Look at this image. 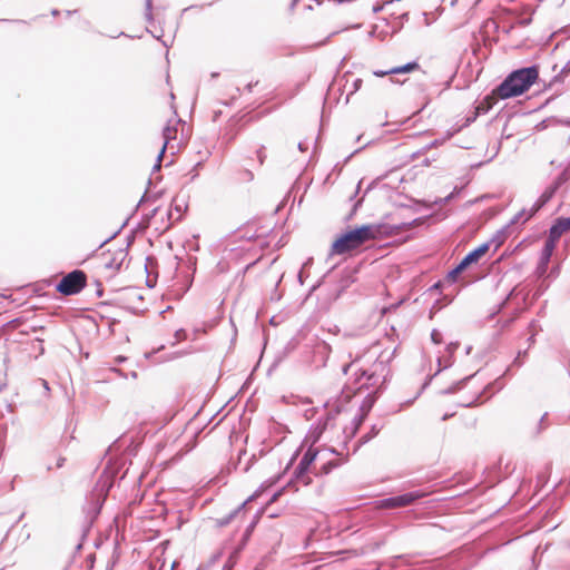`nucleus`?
<instances>
[{
  "instance_id": "obj_1",
  "label": "nucleus",
  "mask_w": 570,
  "mask_h": 570,
  "mask_svg": "<svg viewBox=\"0 0 570 570\" xmlns=\"http://www.w3.org/2000/svg\"><path fill=\"white\" fill-rule=\"evenodd\" d=\"M419 219L395 225H362L342 234L331 248L332 254L342 255L358 248L364 243L375 239L377 235L393 236L399 232L417 225Z\"/></svg>"
},
{
  "instance_id": "obj_2",
  "label": "nucleus",
  "mask_w": 570,
  "mask_h": 570,
  "mask_svg": "<svg viewBox=\"0 0 570 570\" xmlns=\"http://www.w3.org/2000/svg\"><path fill=\"white\" fill-rule=\"evenodd\" d=\"M538 78L539 67L537 65L519 68L511 71L494 92L501 99L518 97L528 91Z\"/></svg>"
},
{
  "instance_id": "obj_3",
  "label": "nucleus",
  "mask_w": 570,
  "mask_h": 570,
  "mask_svg": "<svg viewBox=\"0 0 570 570\" xmlns=\"http://www.w3.org/2000/svg\"><path fill=\"white\" fill-rule=\"evenodd\" d=\"M112 484H114L112 475H110L107 472H104L100 475V478L97 480L92 491L87 497L86 510H87L88 517L90 518V521H92L94 519H96L99 515L101 508L105 503V500H106L110 489L112 488Z\"/></svg>"
},
{
  "instance_id": "obj_4",
  "label": "nucleus",
  "mask_w": 570,
  "mask_h": 570,
  "mask_svg": "<svg viewBox=\"0 0 570 570\" xmlns=\"http://www.w3.org/2000/svg\"><path fill=\"white\" fill-rule=\"evenodd\" d=\"M318 455V450L312 445H308V449L303 454L298 464L294 469L291 481L288 482V487L293 484H302L309 485L312 483L311 473H313L312 464L316 461Z\"/></svg>"
},
{
  "instance_id": "obj_5",
  "label": "nucleus",
  "mask_w": 570,
  "mask_h": 570,
  "mask_svg": "<svg viewBox=\"0 0 570 570\" xmlns=\"http://www.w3.org/2000/svg\"><path fill=\"white\" fill-rule=\"evenodd\" d=\"M86 273L81 269H75L60 279L56 289L65 296L76 295L86 286Z\"/></svg>"
},
{
  "instance_id": "obj_6",
  "label": "nucleus",
  "mask_w": 570,
  "mask_h": 570,
  "mask_svg": "<svg viewBox=\"0 0 570 570\" xmlns=\"http://www.w3.org/2000/svg\"><path fill=\"white\" fill-rule=\"evenodd\" d=\"M570 179V166L564 168L558 177L549 185L531 207L527 218L534 216L557 193V190Z\"/></svg>"
},
{
  "instance_id": "obj_7",
  "label": "nucleus",
  "mask_w": 570,
  "mask_h": 570,
  "mask_svg": "<svg viewBox=\"0 0 570 570\" xmlns=\"http://www.w3.org/2000/svg\"><path fill=\"white\" fill-rule=\"evenodd\" d=\"M332 277H337V285L332 289V296L334 299H337L342 295V293H344L354 283V277L351 271L343 269L334 274V268H332L322 277V279L316 285L312 287V289H316L327 278Z\"/></svg>"
},
{
  "instance_id": "obj_8",
  "label": "nucleus",
  "mask_w": 570,
  "mask_h": 570,
  "mask_svg": "<svg viewBox=\"0 0 570 570\" xmlns=\"http://www.w3.org/2000/svg\"><path fill=\"white\" fill-rule=\"evenodd\" d=\"M426 495L424 491L416 490L406 492L400 495H394L390 498L382 499L380 501V507L383 509H395L401 507H407L414 503L416 500L422 499Z\"/></svg>"
},
{
  "instance_id": "obj_9",
  "label": "nucleus",
  "mask_w": 570,
  "mask_h": 570,
  "mask_svg": "<svg viewBox=\"0 0 570 570\" xmlns=\"http://www.w3.org/2000/svg\"><path fill=\"white\" fill-rule=\"evenodd\" d=\"M336 414H338V410L330 411L325 414L324 417H320L317 422L309 428L304 439V443L314 446V444L320 441L328 424L335 419Z\"/></svg>"
},
{
  "instance_id": "obj_10",
  "label": "nucleus",
  "mask_w": 570,
  "mask_h": 570,
  "mask_svg": "<svg viewBox=\"0 0 570 570\" xmlns=\"http://www.w3.org/2000/svg\"><path fill=\"white\" fill-rule=\"evenodd\" d=\"M102 256L105 268L115 273L121 268L125 259L128 256V250L127 248L119 247L114 252L108 250V253H104Z\"/></svg>"
},
{
  "instance_id": "obj_11",
  "label": "nucleus",
  "mask_w": 570,
  "mask_h": 570,
  "mask_svg": "<svg viewBox=\"0 0 570 570\" xmlns=\"http://www.w3.org/2000/svg\"><path fill=\"white\" fill-rule=\"evenodd\" d=\"M492 242H485L469 252L460 262L463 267L468 268L470 265L478 263L488 253Z\"/></svg>"
},
{
  "instance_id": "obj_12",
  "label": "nucleus",
  "mask_w": 570,
  "mask_h": 570,
  "mask_svg": "<svg viewBox=\"0 0 570 570\" xmlns=\"http://www.w3.org/2000/svg\"><path fill=\"white\" fill-rule=\"evenodd\" d=\"M183 122L180 119L175 120L173 125V120H169L166 127L163 130L164 144L161 147V154L166 153L167 148L175 149V146L171 144L176 140L177 137V125Z\"/></svg>"
},
{
  "instance_id": "obj_13",
  "label": "nucleus",
  "mask_w": 570,
  "mask_h": 570,
  "mask_svg": "<svg viewBox=\"0 0 570 570\" xmlns=\"http://www.w3.org/2000/svg\"><path fill=\"white\" fill-rule=\"evenodd\" d=\"M566 227L562 223V219L561 217H558L553 224L551 225V227L549 228V233H548V237L546 239L544 243L549 244V245H553L554 247L557 246V243L558 240L560 239V237L563 235V233H566Z\"/></svg>"
},
{
  "instance_id": "obj_14",
  "label": "nucleus",
  "mask_w": 570,
  "mask_h": 570,
  "mask_svg": "<svg viewBox=\"0 0 570 570\" xmlns=\"http://www.w3.org/2000/svg\"><path fill=\"white\" fill-rule=\"evenodd\" d=\"M347 461V458L342 460H330L323 463L318 469L316 466L313 468V474L317 478L330 474L334 469L341 466L343 463Z\"/></svg>"
},
{
  "instance_id": "obj_15",
  "label": "nucleus",
  "mask_w": 570,
  "mask_h": 570,
  "mask_svg": "<svg viewBox=\"0 0 570 570\" xmlns=\"http://www.w3.org/2000/svg\"><path fill=\"white\" fill-rule=\"evenodd\" d=\"M554 248L556 247L553 245H549V244L544 243V246L541 250V255H540V259H539V269H541L542 272H544L547 269Z\"/></svg>"
},
{
  "instance_id": "obj_16",
  "label": "nucleus",
  "mask_w": 570,
  "mask_h": 570,
  "mask_svg": "<svg viewBox=\"0 0 570 570\" xmlns=\"http://www.w3.org/2000/svg\"><path fill=\"white\" fill-rule=\"evenodd\" d=\"M420 68V65L416 61H410L403 66L394 67L392 69V75L400 73H409Z\"/></svg>"
},
{
  "instance_id": "obj_17",
  "label": "nucleus",
  "mask_w": 570,
  "mask_h": 570,
  "mask_svg": "<svg viewBox=\"0 0 570 570\" xmlns=\"http://www.w3.org/2000/svg\"><path fill=\"white\" fill-rule=\"evenodd\" d=\"M472 376H466L464 377L463 380L461 381H458L455 383H453L451 386H449L448 389H444L442 390L440 393L443 394V395H448V394H453L455 393L456 391H459L460 389L463 387V385L465 384V382L468 380H470Z\"/></svg>"
},
{
  "instance_id": "obj_18",
  "label": "nucleus",
  "mask_w": 570,
  "mask_h": 570,
  "mask_svg": "<svg viewBox=\"0 0 570 570\" xmlns=\"http://www.w3.org/2000/svg\"><path fill=\"white\" fill-rule=\"evenodd\" d=\"M466 269L465 267H463V265L461 263H459L453 269L449 271L448 274H446V279L450 282V283H455L456 282V278L458 276L464 271Z\"/></svg>"
},
{
  "instance_id": "obj_19",
  "label": "nucleus",
  "mask_w": 570,
  "mask_h": 570,
  "mask_svg": "<svg viewBox=\"0 0 570 570\" xmlns=\"http://www.w3.org/2000/svg\"><path fill=\"white\" fill-rule=\"evenodd\" d=\"M245 504H246V502H244L237 509L232 511L228 515L219 519L218 520L219 525H222V527L227 525L239 513V511L245 507Z\"/></svg>"
},
{
  "instance_id": "obj_20",
  "label": "nucleus",
  "mask_w": 570,
  "mask_h": 570,
  "mask_svg": "<svg viewBox=\"0 0 570 570\" xmlns=\"http://www.w3.org/2000/svg\"><path fill=\"white\" fill-rule=\"evenodd\" d=\"M549 426V422H548V413H544L538 424H537V428H535V431H534V435H539L541 432H543Z\"/></svg>"
},
{
  "instance_id": "obj_21",
  "label": "nucleus",
  "mask_w": 570,
  "mask_h": 570,
  "mask_svg": "<svg viewBox=\"0 0 570 570\" xmlns=\"http://www.w3.org/2000/svg\"><path fill=\"white\" fill-rule=\"evenodd\" d=\"M570 73V60L561 68V70L552 78V82H559L564 79V77Z\"/></svg>"
},
{
  "instance_id": "obj_22",
  "label": "nucleus",
  "mask_w": 570,
  "mask_h": 570,
  "mask_svg": "<svg viewBox=\"0 0 570 570\" xmlns=\"http://www.w3.org/2000/svg\"><path fill=\"white\" fill-rule=\"evenodd\" d=\"M531 212V208L529 210L522 209L520 210L510 222V224H518L520 222L525 223L530 218H527L528 214Z\"/></svg>"
},
{
  "instance_id": "obj_23",
  "label": "nucleus",
  "mask_w": 570,
  "mask_h": 570,
  "mask_svg": "<svg viewBox=\"0 0 570 570\" xmlns=\"http://www.w3.org/2000/svg\"><path fill=\"white\" fill-rule=\"evenodd\" d=\"M379 432H380V428H377L376 425H373L371 428V431L361 438V440H360L361 443L368 442L373 436L377 435Z\"/></svg>"
},
{
  "instance_id": "obj_24",
  "label": "nucleus",
  "mask_w": 570,
  "mask_h": 570,
  "mask_svg": "<svg viewBox=\"0 0 570 570\" xmlns=\"http://www.w3.org/2000/svg\"><path fill=\"white\" fill-rule=\"evenodd\" d=\"M42 342H43L42 340L37 338L35 341V343L32 344V348L35 351H37L36 355H35L36 358L45 353V347L42 345Z\"/></svg>"
},
{
  "instance_id": "obj_25",
  "label": "nucleus",
  "mask_w": 570,
  "mask_h": 570,
  "mask_svg": "<svg viewBox=\"0 0 570 570\" xmlns=\"http://www.w3.org/2000/svg\"><path fill=\"white\" fill-rule=\"evenodd\" d=\"M145 16L148 21L153 20V0H145Z\"/></svg>"
},
{
  "instance_id": "obj_26",
  "label": "nucleus",
  "mask_w": 570,
  "mask_h": 570,
  "mask_svg": "<svg viewBox=\"0 0 570 570\" xmlns=\"http://www.w3.org/2000/svg\"><path fill=\"white\" fill-rule=\"evenodd\" d=\"M373 376L374 375L373 374H368V372L366 370H360V374L357 376V380L366 377V383H364L363 385H373V383H371Z\"/></svg>"
},
{
  "instance_id": "obj_27",
  "label": "nucleus",
  "mask_w": 570,
  "mask_h": 570,
  "mask_svg": "<svg viewBox=\"0 0 570 570\" xmlns=\"http://www.w3.org/2000/svg\"><path fill=\"white\" fill-rule=\"evenodd\" d=\"M442 334L440 331H438L436 328L432 330L431 332V341L434 343V344H441L442 343Z\"/></svg>"
},
{
  "instance_id": "obj_28",
  "label": "nucleus",
  "mask_w": 570,
  "mask_h": 570,
  "mask_svg": "<svg viewBox=\"0 0 570 570\" xmlns=\"http://www.w3.org/2000/svg\"><path fill=\"white\" fill-rule=\"evenodd\" d=\"M254 179V174L249 169H244L240 171V180L242 181H252Z\"/></svg>"
},
{
  "instance_id": "obj_29",
  "label": "nucleus",
  "mask_w": 570,
  "mask_h": 570,
  "mask_svg": "<svg viewBox=\"0 0 570 570\" xmlns=\"http://www.w3.org/2000/svg\"><path fill=\"white\" fill-rule=\"evenodd\" d=\"M442 362H443L442 357H438V365H439V368H438V371H436V373H435V374H432V376H431V377H435V375H436L438 373H440L443 368H448V367H450V366L452 365V363H453V361H445V364L442 366Z\"/></svg>"
},
{
  "instance_id": "obj_30",
  "label": "nucleus",
  "mask_w": 570,
  "mask_h": 570,
  "mask_svg": "<svg viewBox=\"0 0 570 570\" xmlns=\"http://www.w3.org/2000/svg\"><path fill=\"white\" fill-rule=\"evenodd\" d=\"M459 345L460 344L458 342H451L450 344H448L446 352L450 354L448 361H452V355L458 350Z\"/></svg>"
},
{
  "instance_id": "obj_31",
  "label": "nucleus",
  "mask_w": 570,
  "mask_h": 570,
  "mask_svg": "<svg viewBox=\"0 0 570 570\" xmlns=\"http://www.w3.org/2000/svg\"><path fill=\"white\" fill-rule=\"evenodd\" d=\"M259 165H263L266 159L265 147L261 146L256 151Z\"/></svg>"
},
{
  "instance_id": "obj_32",
  "label": "nucleus",
  "mask_w": 570,
  "mask_h": 570,
  "mask_svg": "<svg viewBox=\"0 0 570 570\" xmlns=\"http://www.w3.org/2000/svg\"><path fill=\"white\" fill-rule=\"evenodd\" d=\"M165 154H161V150L158 153L157 155V159H156V163L153 167V173L155 171H159L160 170V167H161V160H163V157H164Z\"/></svg>"
},
{
  "instance_id": "obj_33",
  "label": "nucleus",
  "mask_w": 570,
  "mask_h": 570,
  "mask_svg": "<svg viewBox=\"0 0 570 570\" xmlns=\"http://www.w3.org/2000/svg\"><path fill=\"white\" fill-rule=\"evenodd\" d=\"M363 420H364L363 415H358L353 419V434L356 432V430L363 423Z\"/></svg>"
},
{
  "instance_id": "obj_34",
  "label": "nucleus",
  "mask_w": 570,
  "mask_h": 570,
  "mask_svg": "<svg viewBox=\"0 0 570 570\" xmlns=\"http://www.w3.org/2000/svg\"><path fill=\"white\" fill-rule=\"evenodd\" d=\"M255 524H256V522H255V521H253V522H252V523L246 528V530H245V532H244V535H243V539H244V540H247V539L249 538V535H250L252 531H253V530H254V528H255Z\"/></svg>"
},
{
  "instance_id": "obj_35",
  "label": "nucleus",
  "mask_w": 570,
  "mask_h": 570,
  "mask_svg": "<svg viewBox=\"0 0 570 570\" xmlns=\"http://www.w3.org/2000/svg\"><path fill=\"white\" fill-rule=\"evenodd\" d=\"M186 336H187V334H186L185 330H183V328L177 330L175 332V337H176L177 341H183V340L186 338Z\"/></svg>"
},
{
  "instance_id": "obj_36",
  "label": "nucleus",
  "mask_w": 570,
  "mask_h": 570,
  "mask_svg": "<svg viewBox=\"0 0 570 570\" xmlns=\"http://www.w3.org/2000/svg\"><path fill=\"white\" fill-rule=\"evenodd\" d=\"M373 75L375 77H384V76H387V75H392V69H389V70H375V71H373Z\"/></svg>"
},
{
  "instance_id": "obj_37",
  "label": "nucleus",
  "mask_w": 570,
  "mask_h": 570,
  "mask_svg": "<svg viewBox=\"0 0 570 570\" xmlns=\"http://www.w3.org/2000/svg\"><path fill=\"white\" fill-rule=\"evenodd\" d=\"M443 287V282L442 281H439L436 282L435 284H433L430 288H429V292L432 293V292H436V291H441V288Z\"/></svg>"
},
{
  "instance_id": "obj_38",
  "label": "nucleus",
  "mask_w": 570,
  "mask_h": 570,
  "mask_svg": "<svg viewBox=\"0 0 570 570\" xmlns=\"http://www.w3.org/2000/svg\"><path fill=\"white\" fill-rule=\"evenodd\" d=\"M96 286H97L96 295H97L98 297H102V295H104V289H102V284H101V282L96 281Z\"/></svg>"
},
{
  "instance_id": "obj_39",
  "label": "nucleus",
  "mask_w": 570,
  "mask_h": 570,
  "mask_svg": "<svg viewBox=\"0 0 570 570\" xmlns=\"http://www.w3.org/2000/svg\"><path fill=\"white\" fill-rule=\"evenodd\" d=\"M361 85H362V79L360 78H356L354 81H353V90L351 91V94L357 91L360 88H361Z\"/></svg>"
},
{
  "instance_id": "obj_40",
  "label": "nucleus",
  "mask_w": 570,
  "mask_h": 570,
  "mask_svg": "<svg viewBox=\"0 0 570 570\" xmlns=\"http://www.w3.org/2000/svg\"><path fill=\"white\" fill-rule=\"evenodd\" d=\"M240 95V89L238 87L235 88V95L232 96V99L229 102L225 101L223 102L226 106L232 105V102Z\"/></svg>"
},
{
  "instance_id": "obj_41",
  "label": "nucleus",
  "mask_w": 570,
  "mask_h": 570,
  "mask_svg": "<svg viewBox=\"0 0 570 570\" xmlns=\"http://www.w3.org/2000/svg\"><path fill=\"white\" fill-rule=\"evenodd\" d=\"M284 490H285V488H283V489H281V490L276 491V492L272 495V498L269 499V501H268V502H269V503L275 502V501L278 499V497L283 493V491H284Z\"/></svg>"
},
{
  "instance_id": "obj_42",
  "label": "nucleus",
  "mask_w": 570,
  "mask_h": 570,
  "mask_svg": "<svg viewBox=\"0 0 570 570\" xmlns=\"http://www.w3.org/2000/svg\"><path fill=\"white\" fill-rule=\"evenodd\" d=\"M65 462H66V458H65V456H59V458L57 459V462H56V465H55V466H56L57 469H60V468H62V466H63Z\"/></svg>"
},
{
  "instance_id": "obj_43",
  "label": "nucleus",
  "mask_w": 570,
  "mask_h": 570,
  "mask_svg": "<svg viewBox=\"0 0 570 570\" xmlns=\"http://www.w3.org/2000/svg\"><path fill=\"white\" fill-rule=\"evenodd\" d=\"M561 219H562V223H563V225L566 227V230L567 232L570 230V217H561Z\"/></svg>"
},
{
  "instance_id": "obj_44",
  "label": "nucleus",
  "mask_w": 570,
  "mask_h": 570,
  "mask_svg": "<svg viewBox=\"0 0 570 570\" xmlns=\"http://www.w3.org/2000/svg\"><path fill=\"white\" fill-rule=\"evenodd\" d=\"M523 364V361L520 358V354L517 355V357L513 360L512 365L521 366Z\"/></svg>"
},
{
  "instance_id": "obj_45",
  "label": "nucleus",
  "mask_w": 570,
  "mask_h": 570,
  "mask_svg": "<svg viewBox=\"0 0 570 570\" xmlns=\"http://www.w3.org/2000/svg\"><path fill=\"white\" fill-rule=\"evenodd\" d=\"M513 294H514V289H512V291L508 294V296L505 297V299L501 303L500 308H502V307L507 304V302L512 297V295H513Z\"/></svg>"
},
{
  "instance_id": "obj_46",
  "label": "nucleus",
  "mask_w": 570,
  "mask_h": 570,
  "mask_svg": "<svg viewBox=\"0 0 570 570\" xmlns=\"http://www.w3.org/2000/svg\"><path fill=\"white\" fill-rule=\"evenodd\" d=\"M458 193H459L458 188H454V190L444 198V202L446 203V202L451 200L454 197V195Z\"/></svg>"
},
{
  "instance_id": "obj_47",
  "label": "nucleus",
  "mask_w": 570,
  "mask_h": 570,
  "mask_svg": "<svg viewBox=\"0 0 570 570\" xmlns=\"http://www.w3.org/2000/svg\"><path fill=\"white\" fill-rule=\"evenodd\" d=\"M258 83V81H255V82H249L246 85L245 89L250 92L253 90V87L256 86Z\"/></svg>"
},
{
  "instance_id": "obj_48",
  "label": "nucleus",
  "mask_w": 570,
  "mask_h": 570,
  "mask_svg": "<svg viewBox=\"0 0 570 570\" xmlns=\"http://www.w3.org/2000/svg\"><path fill=\"white\" fill-rule=\"evenodd\" d=\"M480 397V395H478L473 401L471 402H468V403H463L462 406H465V407H469V406H472L476 403L478 399Z\"/></svg>"
},
{
  "instance_id": "obj_49",
  "label": "nucleus",
  "mask_w": 570,
  "mask_h": 570,
  "mask_svg": "<svg viewBox=\"0 0 570 570\" xmlns=\"http://www.w3.org/2000/svg\"><path fill=\"white\" fill-rule=\"evenodd\" d=\"M298 149L301 151H306L307 150V145L303 141L298 142Z\"/></svg>"
},
{
  "instance_id": "obj_50",
  "label": "nucleus",
  "mask_w": 570,
  "mask_h": 570,
  "mask_svg": "<svg viewBox=\"0 0 570 570\" xmlns=\"http://www.w3.org/2000/svg\"><path fill=\"white\" fill-rule=\"evenodd\" d=\"M174 204H175V209L178 212V213H181V205L177 204V198L174 199Z\"/></svg>"
},
{
  "instance_id": "obj_51",
  "label": "nucleus",
  "mask_w": 570,
  "mask_h": 570,
  "mask_svg": "<svg viewBox=\"0 0 570 570\" xmlns=\"http://www.w3.org/2000/svg\"><path fill=\"white\" fill-rule=\"evenodd\" d=\"M383 9L382 6H374L373 7V11L376 13V12H380L381 10Z\"/></svg>"
},
{
  "instance_id": "obj_52",
  "label": "nucleus",
  "mask_w": 570,
  "mask_h": 570,
  "mask_svg": "<svg viewBox=\"0 0 570 570\" xmlns=\"http://www.w3.org/2000/svg\"><path fill=\"white\" fill-rule=\"evenodd\" d=\"M298 282L301 283V285L304 284V279H303V273L302 271L298 273Z\"/></svg>"
},
{
  "instance_id": "obj_53",
  "label": "nucleus",
  "mask_w": 570,
  "mask_h": 570,
  "mask_svg": "<svg viewBox=\"0 0 570 570\" xmlns=\"http://www.w3.org/2000/svg\"><path fill=\"white\" fill-rule=\"evenodd\" d=\"M352 364H346L343 366V373L346 374Z\"/></svg>"
},
{
  "instance_id": "obj_54",
  "label": "nucleus",
  "mask_w": 570,
  "mask_h": 570,
  "mask_svg": "<svg viewBox=\"0 0 570 570\" xmlns=\"http://www.w3.org/2000/svg\"><path fill=\"white\" fill-rule=\"evenodd\" d=\"M222 115V111L218 110V111H215L214 114V120H217V118Z\"/></svg>"
},
{
  "instance_id": "obj_55",
  "label": "nucleus",
  "mask_w": 570,
  "mask_h": 570,
  "mask_svg": "<svg viewBox=\"0 0 570 570\" xmlns=\"http://www.w3.org/2000/svg\"><path fill=\"white\" fill-rule=\"evenodd\" d=\"M236 135H237L236 132H232V134L229 135V139H228V140H229V141L234 140V139H235V137H236Z\"/></svg>"
},
{
  "instance_id": "obj_56",
  "label": "nucleus",
  "mask_w": 570,
  "mask_h": 570,
  "mask_svg": "<svg viewBox=\"0 0 570 570\" xmlns=\"http://www.w3.org/2000/svg\"><path fill=\"white\" fill-rule=\"evenodd\" d=\"M51 14H52L53 17H57V16L59 14V10L53 9V10L51 11Z\"/></svg>"
},
{
  "instance_id": "obj_57",
  "label": "nucleus",
  "mask_w": 570,
  "mask_h": 570,
  "mask_svg": "<svg viewBox=\"0 0 570 570\" xmlns=\"http://www.w3.org/2000/svg\"><path fill=\"white\" fill-rule=\"evenodd\" d=\"M76 12H77V10H72V11H71V10H68L66 13H67V16H68V17H70L71 14H73V13H76Z\"/></svg>"
},
{
  "instance_id": "obj_58",
  "label": "nucleus",
  "mask_w": 570,
  "mask_h": 570,
  "mask_svg": "<svg viewBox=\"0 0 570 570\" xmlns=\"http://www.w3.org/2000/svg\"><path fill=\"white\" fill-rule=\"evenodd\" d=\"M529 343L532 344L534 342V334H532L530 337H529Z\"/></svg>"
},
{
  "instance_id": "obj_59",
  "label": "nucleus",
  "mask_w": 570,
  "mask_h": 570,
  "mask_svg": "<svg viewBox=\"0 0 570 570\" xmlns=\"http://www.w3.org/2000/svg\"><path fill=\"white\" fill-rule=\"evenodd\" d=\"M451 416H452V414H444V415H443V417H442V420H443V421H445V420H448V419H449V417H451Z\"/></svg>"
},
{
  "instance_id": "obj_60",
  "label": "nucleus",
  "mask_w": 570,
  "mask_h": 570,
  "mask_svg": "<svg viewBox=\"0 0 570 570\" xmlns=\"http://www.w3.org/2000/svg\"><path fill=\"white\" fill-rule=\"evenodd\" d=\"M431 380H432V377H429V380L424 383L423 389L430 384Z\"/></svg>"
},
{
  "instance_id": "obj_61",
  "label": "nucleus",
  "mask_w": 570,
  "mask_h": 570,
  "mask_svg": "<svg viewBox=\"0 0 570 570\" xmlns=\"http://www.w3.org/2000/svg\"><path fill=\"white\" fill-rule=\"evenodd\" d=\"M12 528H14V524H11V527H9V530H7L6 535H9L10 530H12Z\"/></svg>"
},
{
  "instance_id": "obj_62",
  "label": "nucleus",
  "mask_w": 570,
  "mask_h": 570,
  "mask_svg": "<svg viewBox=\"0 0 570 570\" xmlns=\"http://www.w3.org/2000/svg\"><path fill=\"white\" fill-rule=\"evenodd\" d=\"M12 528H14V524H11V527H9V530H7L6 535H9L10 530H12Z\"/></svg>"
},
{
  "instance_id": "obj_63",
  "label": "nucleus",
  "mask_w": 570,
  "mask_h": 570,
  "mask_svg": "<svg viewBox=\"0 0 570 570\" xmlns=\"http://www.w3.org/2000/svg\"><path fill=\"white\" fill-rule=\"evenodd\" d=\"M518 354H520V358H521V357H523L527 354V351L519 352Z\"/></svg>"
},
{
  "instance_id": "obj_64",
  "label": "nucleus",
  "mask_w": 570,
  "mask_h": 570,
  "mask_svg": "<svg viewBox=\"0 0 570 570\" xmlns=\"http://www.w3.org/2000/svg\"><path fill=\"white\" fill-rule=\"evenodd\" d=\"M52 469H53V466H52L51 464H48V465H47V470H48V471H51Z\"/></svg>"
}]
</instances>
